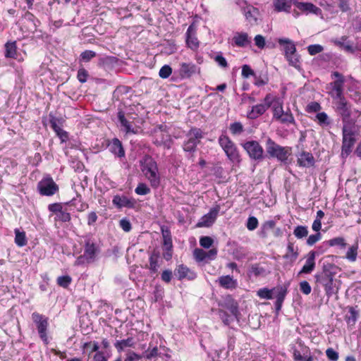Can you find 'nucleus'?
<instances>
[{
  "mask_svg": "<svg viewBox=\"0 0 361 361\" xmlns=\"http://www.w3.org/2000/svg\"><path fill=\"white\" fill-rule=\"evenodd\" d=\"M332 268L331 264L324 265L322 271L314 276L316 282L324 288L329 298L338 294L341 286V281L336 279L335 274L331 271Z\"/></svg>",
  "mask_w": 361,
  "mask_h": 361,
  "instance_id": "nucleus-1",
  "label": "nucleus"
},
{
  "mask_svg": "<svg viewBox=\"0 0 361 361\" xmlns=\"http://www.w3.org/2000/svg\"><path fill=\"white\" fill-rule=\"evenodd\" d=\"M84 252L77 257L75 265L80 266L94 262L100 252L99 245L90 236H86L84 240Z\"/></svg>",
  "mask_w": 361,
  "mask_h": 361,
  "instance_id": "nucleus-2",
  "label": "nucleus"
},
{
  "mask_svg": "<svg viewBox=\"0 0 361 361\" xmlns=\"http://www.w3.org/2000/svg\"><path fill=\"white\" fill-rule=\"evenodd\" d=\"M141 170L153 188L160 185V175L157 162L151 157H145L141 161Z\"/></svg>",
  "mask_w": 361,
  "mask_h": 361,
  "instance_id": "nucleus-3",
  "label": "nucleus"
},
{
  "mask_svg": "<svg viewBox=\"0 0 361 361\" xmlns=\"http://www.w3.org/2000/svg\"><path fill=\"white\" fill-rule=\"evenodd\" d=\"M266 152L269 158H275L286 163L292 154V149L290 147H282L269 137L266 141Z\"/></svg>",
  "mask_w": 361,
  "mask_h": 361,
  "instance_id": "nucleus-4",
  "label": "nucleus"
},
{
  "mask_svg": "<svg viewBox=\"0 0 361 361\" xmlns=\"http://www.w3.org/2000/svg\"><path fill=\"white\" fill-rule=\"evenodd\" d=\"M278 42L283 47L285 57L288 61L289 65L297 69H300V56L296 52V47L294 42L288 38H279Z\"/></svg>",
  "mask_w": 361,
  "mask_h": 361,
  "instance_id": "nucleus-5",
  "label": "nucleus"
},
{
  "mask_svg": "<svg viewBox=\"0 0 361 361\" xmlns=\"http://www.w3.org/2000/svg\"><path fill=\"white\" fill-rule=\"evenodd\" d=\"M218 142L231 161L233 163L240 161V154L235 144L227 135H221Z\"/></svg>",
  "mask_w": 361,
  "mask_h": 361,
  "instance_id": "nucleus-6",
  "label": "nucleus"
},
{
  "mask_svg": "<svg viewBox=\"0 0 361 361\" xmlns=\"http://www.w3.org/2000/svg\"><path fill=\"white\" fill-rule=\"evenodd\" d=\"M236 4L240 7L246 20L251 25L259 24L261 20V14L259 9L249 4L246 1L238 0Z\"/></svg>",
  "mask_w": 361,
  "mask_h": 361,
  "instance_id": "nucleus-7",
  "label": "nucleus"
},
{
  "mask_svg": "<svg viewBox=\"0 0 361 361\" xmlns=\"http://www.w3.org/2000/svg\"><path fill=\"white\" fill-rule=\"evenodd\" d=\"M342 135L341 156L343 158H346L352 152V149L356 142V139L355 137V132L350 126L343 125Z\"/></svg>",
  "mask_w": 361,
  "mask_h": 361,
  "instance_id": "nucleus-8",
  "label": "nucleus"
},
{
  "mask_svg": "<svg viewBox=\"0 0 361 361\" xmlns=\"http://www.w3.org/2000/svg\"><path fill=\"white\" fill-rule=\"evenodd\" d=\"M32 319L36 325L39 336L45 344L49 343V338L47 336V328L49 326L48 318L43 314L38 312H33L32 314Z\"/></svg>",
  "mask_w": 361,
  "mask_h": 361,
  "instance_id": "nucleus-9",
  "label": "nucleus"
},
{
  "mask_svg": "<svg viewBox=\"0 0 361 361\" xmlns=\"http://www.w3.org/2000/svg\"><path fill=\"white\" fill-rule=\"evenodd\" d=\"M187 136L188 140L185 142L183 149L185 152H193L196 150L200 139L203 137L202 131L200 128H192Z\"/></svg>",
  "mask_w": 361,
  "mask_h": 361,
  "instance_id": "nucleus-10",
  "label": "nucleus"
},
{
  "mask_svg": "<svg viewBox=\"0 0 361 361\" xmlns=\"http://www.w3.org/2000/svg\"><path fill=\"white\" fill-rule=\"evenodd\" d=\"M37 189L42 195L51 196L58 191L59 187L54 180L48 176L38 183Z\"/></svg>",
  "mask_w": 361,
  "mask_h": 361,
  "instance_id": "nucleus-11",
  "label": "nucleus"
},
{
  "mask_svg": "<svg viewBox=\"0 0 361 361\" xmlns=\"http://www.w3.org/2000/svg\"><path fill=\"white\" fill-rule=\"evenodd\" d=\"M336 80L331 82L332 90L331 95L334 100L339 99L340 98H345L343 94V85L345 82L344 77L340 73L335 71L332 73Z\"/></svg>",
  "mask_w": 361,
  "mask_h": 361,
  "instance_id": "nucleus-12",
  "label": "nucleus"
},
{
  "mask_svg": "<svg viewBox=\"0 0 361 361\" xmlns=\"http://www.w3.org/2000/svg\"><path fill=\"white\" fill-rule=\"evenodd\" d=\"M243 147L252 159H263L264 149L257 141H247L243 144Z\"/></svg>",
  "mask_w": 361,
  "mask_h": 361,
  "instance_id": "nucleus-13",
  "label": "nucleus"
},
{
  "mask_svg": "<svg viewBox=\"0 0 361 361\" xmlns=\"http://www.w3.org/2000/svg\"><path fill=\"white\" fill-rule=\"evenodd\" d=\"M336 111L341 117L343 123L348 122L351 116V105L345 98L334 100Z\"/></svg>",
  "mask_w": 361,
  "mask_h": 361,
  "instance_id": "nucleus-14",
  "label": "nucleus"
},
{
  "mask_svg": "<svg viewBox=\"0 0 361 361\" xmlns=\"http://www.w3.org/2000/svg\"><path fill=\"white\" fill-rule=\"evenodd\" d=\"M220 211V206L216 205L210 211L204 215L197 224V227H209L216 221Z\"/></svg>",
  "mask_w": 361,
  "mask_h": 361,
  "instance_id": "nucleus-15",
  "label": "nucleus"
},
{
  "mask_svg": "<svg viewBox=\"0 0 361 361\" xmlns=\"http://www.w3.org/2000/svg\"><path fill=\"white\" fill-rule=\"evenodd\" d=\"M112 203L118 209L123 207L133 209L137 204V201L133 197L116 195L114 196Z\"/></svg>",
  "mask_w": 361,
  "mask_h": 361,
  "instance_id": "nucleus-16",
  "label": "nucleus"
},
{
  "mask_svg": "<svg viewBox=\"0 0 361 361\" xmlns=\"http://www.w3.org/2000/svg\"><path fill=\"white\" fill-rule=\"evenodd\" d=\"M174 275L178 280H183L184 279L194 280L197 277V275L194 271H191L183 264H180L174 270Z\"/></svg>",
  "mask_w": 361,
  "mask_h": 361,
  "instance_id": "nucleus-17",
  "label": "nucleus"
},
{
  "mask_svg": "<svg viewBox=\"0 0 361 361\" xmlns=\"http://www.w3.org/2000/svg\"><path fill=\"white\" fill-rule=\"evenodd\" d=\"M50 116L49 123L51 128L54 130L62 142H66L68 140V136L67 132L63 130L61 127V125L62 124L61 119H59L54 116Z\"/></svg>",
  "mask_w": 361,
  "mask_h": 361,
  "instance_id": "nucleus-18",
  "label": "nucleus"
},
{
  "mask_svg": "<svg viewBox=\"0 0 361 361\" xmlns=\"http://www.w3.org/2000/svg\"><path fill=\"white\" fill-rule=\"evenodd\" d=\"M294 5L298 10L306 14L314 13L319 15L322 13V10L319 7L310 2L295 1Z\"/></svg>",
  "mask_w": 361,
  "mask_h": 361,
  "instance_id": "nucleus-19",
  "label": "nucleus"
},
{
  "mask_svg": "<svg viewBox=\"0 0 361 361\" xmlns=\"http://www.w3.org/2000/svg\"><path fill=\"white\" fill-rule=\"evenodd\" d=\"M288 293V286H283L274 288V298H276L275 307L277 311L281 309L282 304Z\"/></svg>",
  "mask_w": 361,
  "mask_h": 361,
  "instance_id": "nucleus-20",
  "label": "nucleus"
},
{
  "mask_svg": "<svg viewBox=\"0 0 361 361\" xmlns=\"http://www.w3.org/2000/svg\"><path fill=\"white\" fill-rule=\"evenodd\" d=\"M197 71H199L198 68L192 63L180 64L179 75L182 78H189Z\"/></svg>",
  "mask_w": 361,
  "mask_h": 361,
  "instance_id": "nucleus-21",
  "label": "nucleus"
},
{
  "mask_svg": "<svg viewBox=\"0 0 361 361\" xmlns=\"http://www.w3.org/2000/svg\"><path fill=\"white\" fill-rule=\"evenodd\" d=\"M233 42L238 47H245L251 43V38L246 32H237L233 37Z\"/></svg>",
  "mask_w": 361,
  "mask_h": 361,
  "instance_id": "nucleus-22",
  "label": "nucleus"
},
{
  "mask_svg": "<svg viewBox=\"0 0 361 361\" xmlns=\"http://www.w3.org/2000/svg\"><path fill=\"white\" fill-rule=\"evenodd\" d=\"M298 164L302 167H311L314 164V158L312 153L302 152L298 157Z\"/></svg>",
  "mask_w": 361,
  "mask_h": 361,
  "instance_id": "nucleus-23",
  "label": "nucleus"
},
{
  "mask_svg": "<svg viewBox=\"0 0 361 361\" xmlns=\"http://www.w3.org/2000/svg\"><path fill=\"white\" fill-rule=\"evenodd\" d=\"M315 257L316 252L314 251H310L307 255L305 264L302 267L299 274H310L315 267Z\"/></svg>",
  "mask_w": 361,
  "mask_h": 361,
  "instance_id": "nucleus-24",
  "label": "nucleus"
},
{
  "mask_svg": "<svg viewBox=\"0 0 361 361\" xmlns=\"http://www.w3.org/2000/svg\"><path fill=\"white\" fill-rule=\"evenodd\" d=\"M109 150L116 157L121 158L125 156V151L121 142L118 138H114L109 145Z\"/></svg>",
  "mask_w": 361,
  "mask_h": 361,
  "instance_id": "nucleus-25",
  "label": "nucleus"
},
{
  "mask_svg": "<svg viewBox=\"0 0 361 361\" xmlns=\"http://www.w3.org/2000/svg\"><path fill=\"white\" fill-rule=\"evenodd\" d=\"M293 357L295 361H314V357L310 355V350L307 347L302 349V352L295 349L293 350Z\"/></svg>",
  "mask_w": 361,
  "mask_h": 361,
  "instance_id": "nucleus-26",
  "label": "nucleus"
},
{
  "mask_svg": "<svg viewBox=\"0 0 361 361\" xmlns=\"http://www.w3.org/2000/svg\"><path fill=\"white\" fill-rule=\"evenodd\" d=\"M220 286L226 289H233L237 287V281L230 275L222 276L217 280Z\"/></svg>",
  "mask_w": 361,
  "mask_h": 361,
  "instance_id": "nucleus-27",
  "label": "nucleus"
},
{
  "mask_svg": "<svg viewBox=\"0 0 361 361\" xmlns=\"http://www.w3.org/2000/svg\"><path fill=\"white\" fill-rule=\"evenodd\" d=\"M268 109L263 104H256L252 106L250 111L247 112V118L250 119H256L264 114Z\"/></svg>",
  "mask_w": 361,
  "mask_h": 361,
  "instance_id": "nucleus-28",
  "label": "nucleus"
},
{
  "mask_svg": "<svg viewBox=\"0 0 361 361\" xmlns=\"http://www.w3.org/2000/svg\"><path fill=\"white\" fill-rule=\"evenodd\" d=\"M118 118L121 127L126 133L135 134L137 133V131L133 128L131 123L125 118L123 111H119L118 112Z\"/></svg>",
  "mask_w": 361,
  "mask_h": 361,
  "instance_id": "nucleus-29",
  "label": "nucleus"
},
{
  "mask_svg": "<svg viewBox=\"0 0 361 361\" xmlns=\"http://www.w3.org/2000/svg\"><path fill=\"white\" fill-rule=\"evenodd\" d=\"M24 18L26 21L30 23L29 30L30 32L34 33L37 31V27L40 25V21L30 12L27 11L24 15Z\"/></svg>",
  "mask_w": 361,
  "mask_h": 361,
  "instance_id": "nucleus-30",
  "label": "nucleus"
},
{
  "mask_svg": "<svg viewBox=\"0 0 361 361\" xmlns=\"http://www.w3.org/2000/svg\"><path fill=\"white\" fill-rule=\"evenodd\" d=\"M248 275L250 276H265L267 275L266 269L262 267L259 264L256 263L250 266L248 270Z\"/></svg>",
  "mask_w": 361,
  "mask_h": 361,
  "instance_id": "nucleus-31",
  "label": "nucleus"
},
{
  "mask_svg": "<svg viewBox=\"0 0 361 361\" xmlns=\"http://www.w3.org/2000/svg\"><path fill=\"white\" fill-rule=\"evenodd\" d=\"M274 6L279 12L288 11L291 7V0H274Z\"/></svg>",
  "mask_w": 361,
  "mask_h": 361,
  "instance_id": "nucleus-32",
  "label": "nucleus"
},
{
  "mask_svg": "<svg viewBox=\"0 0 361 361\" xmlns=\"http://www.w3.org/2000/svg\"><path fill=\"white\" fill-rule=\"evenodd\" d=\"M161 234L163 238V249L173 248L172 238L170 230L169 228H161Z\"/></svg>",
  "mask_w": 361,
  "mask_h": 361,
  "instance_id": "nucleus-33",
  "label": "nucleus"
},
{
  "mask_svg": "<svg viewBox=\"0 0 361 361\" xmlns=\"http://www.w3.org/2000/svg\"><path fill=\"white\" fill-rule=\"evenodd\" d=\"M134 341L133 338L131 337H129L126 339L117 341L114 343L115 348L117 349L118 352L121 353L124 350L125 348L127 347H133L134 346Z\"/></svg>",
  "mask_w": 361,
  "mask_h": 361,
  "instance_id": "nucleus-34",
  "label": "nucleus"
},
{
  "mask_svg": "<svg viewBox=\"0 0 361 361\" xmlns=\"http://www.w3.org/2000/svg\"><path fill=\"white\" fill-rule=\"evenodd\" d=\"M17 52L16 42H8L5 44V57L6 58H16Z\"/></svg>",
  "mask_w": 361,
  "mask_h": 361,
  "instance_id": "nucleus-35",
  "label": "nucleus"
},
{
  "mask_svg": "<svg viewBox=\"0 0 361 361\" xmlns=\"http://www.w3.org/2000/svg\"><path fill=\"white\" fill-rule=\"evenodd\" d=\"M298 251L294 250V245L292 243H288L287 246V253L283 256V258L288 259L290 263L294 262L298 257Z\"/></svg>",
  "mask_w": 361,
  "mask_h": 361,
  "instance_id": "nucleus-36",
  "label": "nucleus"
},
{
  "mask_svg": "<svg viewBox=\"0 0 361 361\" xmlns=\"http://www.w3.org/2000/svg\"><path fill=\"white\" fill-rule=\"evenodd\" d=\"M358 317V312L353 307H349L348 314L345 316V321L348 325L354 326Z\"/></svg>",
  "mask_w": 361,
  "mask_h": 361,
  "instance_id": "nucleus-37",
  "label": "nucleus"
},
{
  "mask_svg": "<svg viewBox=\"0 0 361 361\" xmlns=\"http://www.w3.org/2000/svg\"><path fill=\"white\" fill-rule=\"evenodd\" d=\"M317 123L322 128L329 126L331 124V120L325 112H319L316 115Z\"/></svg>",
  "mask_w": 361,
  "mask_h": 361,
  "instance_id": "nucleus-38",
  "label": "nucleus"
},
{
  "mask_svg": "<svg viewBox=\"0 0 361 361\" xmlns=\"http://www.w3.org/2000/svg\"><path fill=\"white\" fill-rule=\"evenodd\" d=\"M15 243L19 247H23L27 244V239L25 233L20 231L18 229H15Z\"/></svg>",
  "mask_w": 361,
  "mask_h": 361,
  "instance_id": "nucleus-39",
  "label": "nucleus"
},
{
  "mask_svg": "<svg viewBox=\"0 0 361 361\" xmlns=\"http://www.w3.org/2000/svg\"><path fill=\"white\" fill-rule=\"evenodd\" d=\"M159 254L157 252H153L149 257V265L148 268L152 273H156L158 271L159 264Z\"/></svg>",
  "mask_w": 361,
  "mask_h": 361,
  "instance_id": "nucleus-40",
  "label": "nucleus"
},
{
  "mask_svg": "<svg viewBox=\"0 0 361 361\" xmlns=\"http://www.w3.org/2000/svg\"><path fill=\"white\" fill-rule=\"evenodd\" d=\"M294 235L298 238H303L308 235V228L305 226H298L293 231Z\"/></svg>",
  "mask_w": 361,
  "mask_h": 361,
  "instance_id": "nucleus-41",
  "label": "nucleus"
},
{
  "mask_svg": "<svg viewBox=\"0 0 361 361\" xmlns=\"http://www.w3.org/2000/svg\"><path fill=\"white\" fill-rule=\"evenodd\" d=\"M357 249L358 245L357 243L352 245L347 251L345 257L350 262H355L357 256Z\"/></svg>",
  "mask_w": 361,
  "mask_h": 361,
  "instance_id": "nucleus-42",
  "label": "nucleus"
},
{
  "mask_svg": "<svg viewBox=\"0 0 361 361\" xmlns=\"http://www.w3.org/2000/svg\"><path fill=\"white\" fill-rule=\"evenodd\" d=\"M257 295L259 298L270 300L274 298V289L269 290L264 288L258 290Z\"/></svg>",
  "mask_w": 361,
  "mask_h": 361,
  "instance_id": "nucleus-43",
  "label": "nucleus"
},
{
  "mask_svg": "<svg viewBox=\"0 0 361 361\" xmlns=\"http://www.w3.org/2000/svg\"><path fill=\"white\" fill-rule=\"evenodd\" d=\"M136 194L139 195H145L150 192V188L143 183H140L135 189Z\"/></svg>",
  "mask_w": 361,
  "mask_h": 361,
  "instance_id": "nucleus-44",
  "label": "nucleus"
},
{
  "mask_svg": "<svg viewBox=\"0 0 361 361\" xmlns=\"http://www.w3.org/2000/svg\"><path fill=\"white\" fill-rule=\"evenodd\" d=\"M310 55L314 56L324 51V47L320 44H310L307 47Z\"/></svg>",
  "mask_w": 361,
  "mask_h": 361,
  "instance_id": "nucleus-45",
  "label": "nucleus"
},
{
  "mask_svg": "<svg viewBox=\"0 0 361 361\" xmlns=\"http://www.w3.org/2000/svg\"><path fill=\"white\" fill-rule=\"evenodd\" d=\"M172 73V68L169 65L163 66L159 72V75L161 78L166 79Z\"/></svg>",
  "mask_w": 361,
  "mask_h": 361,
  "instance_id": "nucleus-46",
  "label": "nucleus"
},
{
  "mask_svg": "<svg viewBox=\"0 0 361 361\" xmlns=\"http://www.w3.org/2000/svg\"><path fill=\"white\" fill-rule=\"evenodd\" d=\"M96 56V52L92 50H85L80 54V60L84 62H89L92 59Z\"/></svg>",
  "mask_w": 361,
  "mask_h": 361,
  "instance_id": "nucleus-47",
  "label": "nucleus"
},
{
  "mask_svg": "<svg viewBox=\"0 0 361 361\" xmlns=\"http://www.w3.org/2000/svg\"><path fill=\"white\" fill-rule=\"evenodd\" d=\"M285 111L283 109L282 104L277 102L273 106L274 117L279 120Z\"/></svg>",
  "mask_w": 361,
  "mask_h": 361,
  "instance_id": "nucleus-48",
  "label": "nucleus"
},
{
  "mask_svg": "<svg viewBox=\"0 0 361 361\" xmlns=\"http://www.w3.org/2000/svg\"><path fill=\"white\" fill-rule=\"evenodd\" d=\"M186 43L191 49H196L199 47V41L196 36H189L186 37Z\"/></svg>",
  "mask_w": 361,
  "mask_h": 361,
  "instance_id": "nucleus-49",
  "label": "nucleus"
},
{
  "mask_svg": "<svg viewBox=\"0 0 361 361\" xmlns=\"http://www.w3.org/2000/svg\"><path fill=\"white\" fill-rule=\"evenodd\" d=\"M230 130L233 135H239L243 131V126L240 122H234L230 125Z\"/></svg>",
  "mask_w": 361,
  "mask_h": 361,
  "instance_id": "nucleus-50",
  "label": "nucleus"
},
{
  "mask_svg": "<svg viewBox=\"0 0 361 361\" xmlns=\"http://www.w3.org/2000/svg\"><path fill=\"white\" fill-rule=\"evenodd\" d=\"M328 244L330 246H340L341 247H345L346 243L345 242V239L342 237H337L332 238L328 241Z\"/></svg>",
  "mask_w": 361,
  "mask_h": 361,
  "instance_id": "nucleus-51",
  "label": "nucleus"
},
{
  "mask_svg": "<svg viewBox=\"0 0 361 361\" xmlns=\"http://www.w3.org/2000/svg\"><path fill=\"white\" fill-rule=\"evenodd\" d=\"M193 255H194L195 259L197 262H203L204 260H207L206 251H204L202 249L196 248L194 250Z\"/></svg>",
  "mask_w": 361,
  "mask_h": 361,
  "instance_id": "nucleus-52",
  "label": "nucleus"
},
{
  "mask_svg": "<svg viewBox=\"0 0 361 361\" xmlns=\"http://www.w3.org/2000/svg\"><path fill=\"white\" fill-rule=\"evenodd\" d=\"M322 109V106L319 103L317 102H312L309 103L306 106V111L308 113L318 112Z\"/></svg>",
  "mask_w": 361,
  "mask_h": 361,
  "instance_id": "nucleus-53",
  "label": "nucleus"
},
{
  "mask_svg": "<svg viewBox=\"0 0 361 361\" xmlns=\"http://www.w3.org/2000/svg\"><path fill=\"white\" fill-rule=\"evenodd\" d=\"M71 278L69 276H61L58 277L57 283L63 287L67 288L71 283Z\"/></svg>",
  "mask_w": 361,
  "mask_h": 361,
  "instance_id": "nucleus-54",
  "label": "nucleus"
},
{
  "mask_svg": "<svg viewBox=\"0 0 361 361\" xmlns=\"http://www.w3.org/2000/svg\"><path fill=\"white\" fill-rule=\"evenodd\" d=\"M279 120L283 123H293L295 122L294 117L290 111L284 112Z\"/></svg>",
  "mask_w": 361,
  "mask_h": 361,
  "instance_id": "nucleus-55",
  "label": "nucleus"
},
{
  "mask_svg": "<svg viewBox=\"0 0 361 361\" xmlns=\"http://www.w3.org/2000/svg\"><path fill=\"white\" fill-rule=\"evenodd\" d=\"M258 224H259L258 220L256 217L250 216L247 219L246 226L249 231H254L255 229H256L257 228Z\"/></svg>",
  "mask_w": 361,
  "mask_h": 361,
  "instance_id": "nucleus-56",
  "label": "nucleus"
},
{
  "mask_svg": "<svg viewBox=\"0 0 361 361\" xmlns=\"http://www.w3.org/2000/svg\"><path fill=\"white\" fill-rule=\"evenodd\" d=\"M89 347H91V350L89 353V355H90L91 353H92L94 352H96V353L99 352V343L96 341L86 342L82 345L83 349H86Z\"/></svg>",
  "mask_w": 361,
  "mask_h": 361,
  "instance_id": "nucleus-57",
  "label": "nucleus"
},
{
  "mask_svg": "<svg viewBox=\"0 0 361 361\" xmlns=\"http://www.w3.org/2000/svg\"><path fill=\"white\" fill-rule=\"evenodd\" d=\"M213 243V239L209 236H202L200 239V244L204 248H209Z\"/></svg>",
  "mask_w": 361,
  "mask_h": 361,
  "instance_id": "nucleus-58",
  "label": "nucleus"
},
{
  "mask_svg": "<svg viewBox=\"0 0 361 361\" xmlns=\"http://www.w3.org/2000/svg\"><path fill=\"white\" fill-rule=\"evenodd\" d=\"M350 0H336L338 6L342 12L350 11Z\"/></svg>",
  "mask_w": 361,
  "mask_h": 361,
  "instance_id": "nucleus-59",
  "label": "nucleus"
},
{
  "mask_svg": "<svg viewBox=\"0 0 361 361\" xmlns=\"http://www.w3.org/2000/svg\"><path fill=\"white\" fill-rule=\"evenodd\" d=\"M88 75V72L84 68H79L78 71L77 78L82 83L87 81Z\"/></svg>",
  "mask_w": 361,
  "mask_h": 361,
  "instance_id": "nucleus-60",
  "label": "nucleus"
},
{
  "mask_svg": "<svg viewBox=\"0 0 361 361\" xmlns=\"http://www.w3.org/2000/svg\"><path fill=\"white\" fill-rule=\"evenodd\" d=\"M58 219L62 222H68L71 221V214L66 210L62 209L56 214Z\"/></svg>",
  "mask_w": 361,
  "mask_h": 361,
  "instance_id": "nucleus-61",
  "label": "nucleus"
},
{
  "mask_svg": "<svg viewBox=\"0 0 361 361\" xmlns=\"http://www.w3.org/2000/svg\"><path fill=\"white\" fill-rule=\"evenodd\" d=\"M119 225L125 232H129L132 229L131 223L126 218L121 219L119 221Z\"/></svg>",
  "mask_w": 361,
  "mask_h": 361,
  "instance_id": "nucleus-62",
  "label": "nucleus"
},
{
  "mask_svg": "<svg viewBox=\"0 0 361 361\" xmlns=\"http://www.w3.org/2000/svg\"><path fill=\"white\" fill-rule=\"evenodd\" d=\"M300 290L302 293L309 295L311 293L312 288L307 281H302L300 283Z\"/></svg>",
  "mask_w": 361,
  "mask_h": 361,
  "instance_id": "nucleus-63",
  "label": "nucleus"
},
{
  "mask_svg": "<svg viewBox=\"0 0 361 361\" xmlns=\"http://www.w3.org/2000/svg\"><path fill=\"white\" fill-rule=\"evenodd\" d=\"M158 355V348L157 347H154L152 350H147L145 351L142 355V357H145L147 360H150L153 357H155Z\"/></svg>",
  "mask_w": 361,
  "mask_h": 361,
  "instance_id": "nucleus-64",
  "label": "nucleus"
}]
</instances>
